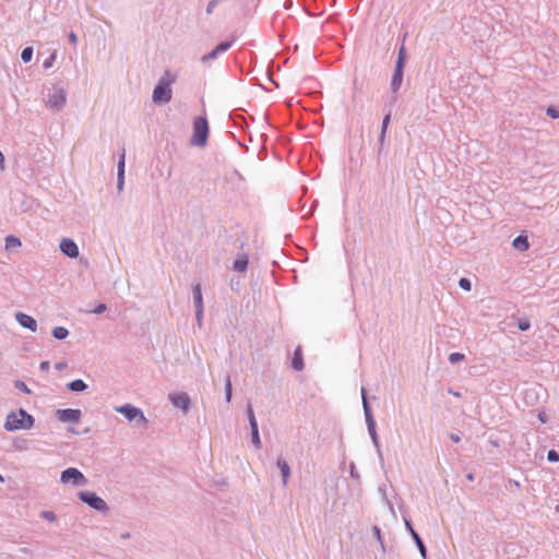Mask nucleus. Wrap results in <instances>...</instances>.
<instances>
[{"mask_svg": "<svg viewBox=\"0 0 559 559\" xmlns=\"http://www.w3.org/2000/svg\"><path fill=\"white\" fill-rule=\"evenodd\" d=\"M168 397L175 407L180 408L183 412H187L190 408L191 401L187 393H171Z\"/></svg>", "mask_w": 559, "mask_h": 559, "instance_id": "13", "label": "nucleus"}, {"mask_svg": "<svg viewBox=\"0 0 559 559\" xmlns=\"http://www.w3.org/2000/svg\"><path fill=\"white\" fill-rule=\"evenodd\" d=\"M412 538L414 539V542L420 552V556L424 559H426L427 558V549H426V546H425L423 539L420 538L419 534L417 532H413Z\"/></svg>", "mask_w": 559, "mask_h": 559, "instance_id": "20", "label": "nucleus"}, {"mask_svg": "<svg viewBox=\"0 0 559 559\" xmlns=\"http://www.w3.org/2000/svg\"><path fill=\"white\" fill-rule=\"evenodd\" d=\"M115 412L124 416L129 421H136V425L145 427L147 425V418L143 411L131 403H126L121 406H116Z\"/></svg>", "mask_w": 559, "mask_h": 559, "instance_id": "4", "label": "nucleus"}, {"mask_svg": "<svg viewBox=\"0 0 559 559\" xmlns=\"http://www.w3.org/2000/svg\"><path fill=\"white\" fill-rule=\"evenodd\" d=\"M56 60V53H51L43 63L44 69H48L52 67L53 62Z\"/></svg>", "mask_w": 559, "mask_h": 559, "instance_id": "39", "label": "nucleus"}, {"mask_svg": "<svg viewBox=\"0 0 559 559\" xmlns=\"http://www.w3.org/2000/svg\"><path fill=\"white\" fill-rule=\"evenodd\" d=\"M126 171V150L121 148L120 155H119V162L117 165V173H124Z\"/></svg>", "mask_w": 559, "mask_h": 559, "instance_id": "27", "label": "nucleus"}, {"mask_svg": "<svg viewBox=\"0 0 559 559\" xmlns=\"http://www.w3.org/2000/svg\"><path fill=\"white\" fill-rule=\"evenodd\" d=\"M15 320L22 328L27 329L31 332L37 331V321L32 316L24 312H16Z\"/></svg>", "mask_w": 559, "mask_h": 559, "instance_id": "15", "label": "nucleus"}, {"mask_svg": "<svg viewBox=\"0 0 559 559\" xmlns=\"http://www.w3.org/2000/svg\"><path fill=\"white\" fill-rule=\"evenodd\" d=\"M276 466L278 467V469L282 473L283 486H287L288 478L290 476V467H289L288 463L286 462L285 459L278 457L276 461Z\"/></svg>", "mask_w": 559, "mask_h": 559, "instance_id": "16", "label": "nucleus"}, {"mask_svg": "<svg viewBox=\"0 0 559 559\" xmlns=\"http://www.w3.org/2000/svg\"><path fill=\"white\" fill-rule=\"evenodd\" d=\"M130 536H131V534L129 532L121 533V535H120V537L122 539H128V538H130Z\"/></svg>", "mask_w": 559, "mask_h": 559, "instance_id": "52", "label": "nucleus"}, {"mask_svg": "<svg viewBox=\"0 0 559 559\" xmlns=\"http://www.w3.org/2000/svg\"><path fill=\"white\" fill-rule=\"evenodd\" d=\"M390 121H391V115L386 114L382 119L381 132L379 135L380 143H383V141H384L385 133H386L388 127L390 124Z\"/></svg>", "mask_w": 559, "mask_h": 559, "instance_id": "23", "label": "nucleus"}, {"mask_svg": "<svg viewBox=\"0 0 559 559\" xmlns=\"http://www.w3.org/2000/svg\"><path fill=\"white\" fill-rule=\"evenodd\" d=\"M546 115L550 117L551 119H558L559 118V108L555 106H549L546 109Z\"/></svg>", "mask_w": 559, "mask_h": 559, "instance_id": "34", "label": "nucleus"}, {"mask_svg": "<svg viewBox=\"0 0 559 559\" xmlns=\"http://www.w3.org/2000/svg\"><path fill=\"white\" fill-rule=\"evenodd\" d=\"M465 358L464 354L454 352L449 355V361L451 364H456Z\"/></svg>", "mask_w": 559, "mask_h": 559, "instance_id": "32", "label": "nucleus"}, {"mask_svg": "<svg viewBox=\"0 0 559 559\" xmlns=\"http://www.w3.org/2000/svg\"><path fill=\"white\" fill-rule=\"evenodd\" d=\"M55 417L61 423L78 424L81 420L82 413L80 409L73 408L57 409Z\"/></svg>", "mask_w": 559, "mask_h": 559, "instance_id": "11", "label": "nucleus"}, {"mask_svg": "<svg viewBox=\"0 0 559 559\" xmlns=\"http://www.w3.org/2000/svg\"><path fill=\"white\" fill-rule=\"evenodd\" d=\"M67 103V92L62 87H55L48 95L46 106L52 110H60Z\"/></svg>", "mask_w": 559, "mask_h": 559, "instance_id": "9", "label": "nucleus"}, {"mask_svg": "<svg viewBox=\"0 0 559 559\" xmlns=\"http://www.w3.org/2000/svg\"><path fill=\"white\" fill-rule=\"evenodd\" d=\"M60 483L63 485L84 486L86 478L79 468L68 467L61 472Z\"/></svg>", "mask_w": 559, "mask_h": 559, "instance_id": "8", "label": "nucleus"}, {"mask_svg": "<svg viewBox=\"0 0 559 559\" xmlns=\"http://www.w3.org/2000/svg\"><path fill=\"white\" fill-rule=\"evenodd\" d=\"M27 445H28V441L25 440V439H22L20 442H16L15 443V448L17 450H26L27 449Z\"/></svg>", "mask_w": 559, "mask_h": 559, "instance_id": "42", "label": "nucleus"}, {"mask_svg": "<svg viewBox=\"0 0 559 559\" xmlns=\"http://www.w3.org/2000/svg\"><path fill=\"white\" fill-rule=\"evenodd\" d=\"M448 392H449L450 394H452V395L456 396V397H460V396H461V394H460L459 392H455V391H453L452 389H449V391H448Z\"/></svg>", "mask_w": 559, "mask_h": 559, "instance_id": "53", "label": "nucleus"}, {"mask_svg": "<svg viewBox=\"0 0 559 559\" xmlns=\"http://www.w3.org/2000/svg\"><path fill=\"white\" fill-rule=\"evenodd\" d=\"M365 420H366L368 433H369V436H370V438L372 440V443H373L374 448L377 449V453H378L379 460L382 463L383 462V455H382V451H381L378 433H377V430H376V421H374V418H373L371 406H370L369 402H367V401H365Z\"/></svg>", "mask_w": 559, "mask_h": 559, "instance_id": "7", "label": "nucleus"}, {"mask_svg": "<svg viewBox=\"0 0 559 559\" xmlns=\"http://www.w3.org/2000/svg\"><path fill=\"white\" fill-rule=\"evenodd\" d=\"M60 251L71 258L75 259L80 254V250L75 241L71 238H63L60 242Z\"/></svg>", "mask_w": 559, "mask_h": 559, "instance_id": "12", "label": "nucleus"}, {"mask_svg": "<svg viewBox=\"0 0 559 559\" xmlns=\"http://www.w3.org/2000/svg\"><path fill=\"white\" fill-rule=\"evenodd\" d=\"M69 335V330L64 326H56L53 328L52 330V336L56 338V340H64L67 338Z\"/></svg>", "mask_w": 559, "mask_h": 559, "instance_id": "22", "label": "nucleus"}, {"mask_svg": "<svg viewBox=\"0 0 559 559\" xmlns=\"http://www.w3.org/2000/svg\"><path fill=\"white\" fill-rule=\"evenodd\" d=\"M33 58V48L26 47L21 52V59L24 63H28Z\"/></svg>", "mask_w": 559, "mask_h": 559, "instance_id": "29", "label": "nucleus"}, {"mask_svg": "<svg viewBox=\"0 0 559 559\" xmlns=\"http://www.w3.org/2000/svg\"><path fill=\"white\" fill-rule=\"evenodd\" d=\"M459 286H460L462 289L466 290V292H469V290L472 289V283H471V281H469L468 278H466V277H462V278H460V281H459Z\"/></svg>", "mask_w": 559, "mask_h": 559, "instance_id": "35", "label": "nucleus"}, {"mask_svg": "<svg viewBox=\"0 0 559 559\" xmlns=\"http://www.w3.org/2000/svg\"><path fill=\"white\" fill-rule=\"evenodd\" d=\"M69 40L71 41V44H72L73 46H75V45H76V43H78V37H76V34H75L74 32H71V33L69 34Z\"/></svg>", "mask_w": 559, "mask_h": 559, "instance_id": "46", "label": "nucleus"}, {"mask_svg": "<svg viewBox=\"0 0 559 559\" xmlns=\"http://www.w3.org/2000/svg\"><path fill=\"white\" fill-rule=\"evenodd\" d=\"M512 246L514 249L524 252L530 248V243L526 236H518L513 239Z\"/></svg>", "mask_w": 559, "mask_h": 559, "instance_id": "18", "label": "nucleus"}, {"mask_svg": "<svg viewBox=\"0 0 559 559\" xmlns=\"http://www.w3.org/2000/svg\"><path fill=\"white\" fill-rule=\"evenodd\" d=\"M0 481L3 483L4 481V478L3 476L0 474Z\"/></svg>", "mask_w": 559, "mask_h": 559, "instance_id": "55", "label": "nucleus"}, {"mask_svg": "<svg viewBox=\"0 0 559 559\" xmlns=\"http://www.w3.org/2000/svg\"><path fill=\"white\" fill-rule=\"evenodd\" d=\"M547 460L550 463L558 462L559 461V453L556 450H554V449L549 450L547 452Z\"/></svg>", "mask_w": 559, "mask_h": 559, "instance_id": "36", "label": "nucleus"}, {"mask_svg": "<svg viewBox=\"0 0 559 559\" xmlns=\"http://www.w3.org/2000/svg\"><path fill=\"white\" fill-rule=\"evenodd\" d=\"M360 394H361V400H362V408L365 409V401L368 402V399H367V391L365 388H361L360 389Z\"/></svg>", "mask_w": 559, "mask_h": 559, "instance_id": "45", "label": "nucleus"}, {"mask_svg": "<svg viewBox=\"0 0 559 559\" xmlns=\"http://www.w3.org/2000/svg\"><path fill=\"white\" fill-rule=\"evenodd\" d=\"M39 515L41 519H44L48 522H51V523L57 520V516L53 511L45 510V511H41Z\"/></svg>", "mask_w": 559, "mask_h": 559, "instance_id": "31", "label": "nucleus"}, {"mask_svg": "<svg viewBox=\"0 0 559 559\" xmlns=\"http://www.w3.org/2000/svg\"><path fill=\"white\" fill-rule=\"evenodd\" d=\"M537 418L538 420L542 423V424H545L547 421V415L545 414V412H540L538 415H537Z\"/></svg>", "mask_w": 559, "mask_h": 559, "instance_id": "48", "label": "nucleus"}, {"mask_svg": "<svg viewBox=\"0 0 559 559\" xmlns=\"http://www.w3.org/2000/svg\"><path fill=\"white\" fill-rule=\"evenodd\" d=\"M246 412H247V416H248L250 428L258 426V423H257V419H255V416H254L253 408H252L251 404L247 405Z\"/></svg>", "mask_w": 559, "mask_h": 559, "instance_id": "28", "label": "nucleus"}, {"mask_svg": "<svg viewBox=\"0 0 559 559\" xmlns=\"http://www.w3.org/2000/svg\"><path fill=\"white\" fill-rule=\"evenodd\" d=\"M292 367L296 371H301L304 369V359L300 346L296 347L294 350V355L292 358Z\"/></svg>", "mask_w": 559, "mask_h": 559, "instance_id": "17", "label": "nucleus"}, {"mask_svg": "<svg viewBox=\"0 0 559 559\" xmlns=\"http://www.w3.org/2000/svg\"><path fill=\"white\" fill-rule=\"evenodd\" d=\"M192 296H193V301H194V307H195V319L198 322V326L201 328L204 306H203V296H202V289H201L200 283H195L192 286Z\"/></svg>", "mask_w": 559, "mask_h": 559, "instance_id": "10", "label": "nucleus"}, {"mask_svg": "<svg viewBox=\"0 0 559 559\" xmlns=\"http://www.w3.org/2000/svg\"><path fill=\"white\" fill-rule=\"evenodd\" d=\"M251 441H252V444L254 445L255 449H261L262 447V443H261V440H260V436H259V428L258 426L255 427H251Z\"/></svg>", "mask_w": 559, "mask_h": 559, "instance_id": "26", "label": "nucleus"}, {"mask_svg": "<svg viewBox=\"0 0 559 559\" xmlns=\"http://www.w3.org/2000/svg\"><path fill=\"white\" fill-rule=\"evenodd\" d=\"M530 328H531V323L527 319H523L518 322V329L522 332L530 330Z\"/></svg>", "mask_w": 559, "mask_h": 559, "instance_id": "37", "label": "nucleus"}, {"mask_svg": "<svg viewBox=\"0 0 559 559\" xmlns=\"http://www.w3.org/2000/svg\"><path fill=\"white\" fill-rule=\"evenodd\" d=\"M372 532H373L376 538L380 542L382 549L384 550V545H383V542L381 539V530L377 525H374L372 527Z\"/></svg>", "mask_w": 559, "mask_h": 559, "instance_id": "40", "label": "nucleus"}, {"mask_svg": "<svg viewBox=\"0 0 559 559\" xmlns=\"http://www.w3.org/2000/svg\"><path fill=\"white\" fill-rule=\"evenodd\" d=\"M34 417L25 409L20 408L17 411L10 412L7 415L3 427L7 431L26 430L31 429L34 426Z\"/></svg>", "mask_w": 559, "mask_h": 559, "instance_id": "2", "label": "nucleus"}, {"mask_svg": "<svg viewBox=\"0 0 559 559\" xmlns=\"http://www.w3.org/2000/svg\"><path fill=\"white\" fill-rule=\"evenodd\" d=\"M107 309V306L105 304H99L97 305L93 310L92 312L95 313V314H100L103 313L105 310Z\"/></svg>", "mask_w": 559, "mask_h": 559, "instance_id": "41", "label": "nucleus"}, {"mask_svg": "<svg viewBox=\"0 0 559 559\" xmlns=\"http://www.w3.org/2000/svg\"><path fill=\"white\" fill-rule=\"evenodd\" d=\"M117 181L124 182V173H117Z\"/></svg>", "mask_w": 559, "mask_h": 559, "instance_id": "50", "label": "nucleus"}, {"mask_svg": "<svg viewBox=\"0 0 559 559\" xmlns=\"http://www.w3.org/2000/svg\"><path fill=\"white\" fill-rule=\"evenodd\" d=\"M349 475H350V477H352L354 480H356L357 483H359V480H360V475H359V473L357 472V469H356V465H355V463H354V462H350V463H349Z\"/></svg>", "mask_w": 559, "mask_h": 559, "instance_id": "33", "label": "nucleus"}, {"mask_svg": "<svg viewBox=\"0 0 559 559\" xmlns=\"http://www.w3.org/2000/svg\"><path fill=\"white\" fill-rule=\"evenodd\" d=\"M5 169V159L3 153L0 151V170L3 171Z\"/></svg>", "mask_w": 559, "mask_h": 559, "instance_id": "47", "label": "nucleus"}, {"mask_svg": "<svg viewBox=\"0 0 559 559\" xmlns=\"http://www.w3.org/2000/svg\"><path fill=\"white\" fill-rule=\"evenodd\" d=\"M222 0H210L207 5H206V13L210 15L213 13L214 9L216 8V5L221 2Z\"/></svg>", "mask_w": 559, "mask_h": 559, "instance_id": "38", "label": "nucleus"}, {"mask_svg": "<svg viewBox=\"0 0 559 559\" xmlns=\"http://www.w3.org/2000/svg\"><path fill=\"white\" fill-rule=\"evenodd\" d=\"M404 524L407 531L409 532L411 536L413 535V532H416L413 527L412 521L409 519H404Z\"/></svg>", "mask_w": 559, "mask_h": 559, "instance_id": "43", "label": "nucleus"}, {"mask_svg": "<svg viewBox=\"0 0 559 559\" xmlns=\"http://www.w3.org/2000/svg\"><path fill=\"white\" fill-rule=\"evenodd\" d=\"M123 187H124V182H118V181H117V190H118L119 192H121V191L123 190Z\"/></svg>", "mask_w": 559, "mask_h": 559, "instance_id": "51", "label": "nucleus"}, {"mask_svg": "<svg viewBox=\"0 0 559 559\" xmlns=\"http://www.w3.org/2000/svg\"><path fill=\"white\" fill-rule=\"evenodd\" d=\"M467 480L473 481L474 480V474L469 473L466 475Z\"/></svg>", "mask_w": 559, "mask_h": 559, "instance_id": "54", "label": "nucleus"}, {"mask_svg": "<svg viewBox=\"0 0 559 559\" xmlns=\"http://www.w3.org/2000/svg\"><path fill=\"white\" fill-rule=\"evenodd\" d=\"M14 388H15L16 390H19V391H21V392L25 393V394H31V393H32L31 389H29V388L27 386V384H26L24 381H22V380H16V381L14 382Z\"/></svg>", "mask_w": 559, "mask_h": 559, "instance_id": "30", "label": "nucleus"}, {"mask_svg": "<svg viewBox=\"0 0 559 559\" xmlns=\"http://www.w3.org/2000/svg\"><path fill=\"white\" fill-rule=\"evenodd\" d=\"M224 391H225V401L227 403H230L231 397H233V385H231V379H230L229 376H227L226 379H225Z\"/></svg>", "mask_w": 559, "mask_h": 559, "instance_id": "25", "label": "nucleus"}, {"mask_svg": "<svg viewBox=\"0 0 559 559\" xmlns=\"http://www.w3.org/2000/svg\"><path fill=\"white\" fill-rule=\"evenodd\" d=\"M209 136V122L204 117H197L193 121V135L190 140L191 145L203 147L206 145Z\"/></svg>", "mask_w": 559, "mask_h": 559, "instance_id": "3", "label": "nucleus"}, {"mask_svg": "<svg viewBox=\"0 0 559 559\" xmlns=\"http://www.w3.org/2000/svg\"><path fill=\"white\" fill-rule=\"evenodd\" d=\"M71 392H83L87 389V384L82 379H75L67 384Z\"/></svg>", "mask_w": 559, "mask_h": 559, "instance_id": "19", "label": "nucleus"}, {"mask_svg": "<svg viewBox=\"0 0 559 559\" xmlns=\"http://www.w3.org/2000/svg\"><path fill=\"white\" fill-rule=\"evenodd\" d=\"M248 259L246 257L236 259L233 264V269L236 272H243L247 270Z\"/></svg>", "mask_w": 559, "mask_h": 559, "instance_id": "24", "label": "nucleus"}, {"mask_svg": "<svg viewBox=\"0 0 559 559\" xmlns=\"http://www.w3.org/2000/svg\"><path fill=\"white\" fill-rule=\"evenodd\" d=\"M234 43H235V39L222 41L209 53L202 56L201 61L206 62V61L216 59L219 53L227 51L233 46Z\"/></svg>", "mask_w": 559, "mask_h": 559, "instance_id": "14", "label": "nucleus"}, {"mask_svg": "<svg viewBox=\"0 0 559 559\" xmlns=\"http://www.w3.org/2000/svg\"><path fill=\"white\" fill-rule=\"evenodd\" d=\"M450 439L455 443H459L461 441V437L459 433H451Z\"/></svg>", "mask_w": 559, "mask_h": 559, "instance_id": "49", "label": "nucleus"}, {"mask_svg": "<svg viewBox=\"0 0 559 559\" xmlns=\"http://www.w3.org/2000/svg\"><path fill=\"white\" fill-rule=\"evenodd\" d=\"M78 498L91 509L106 514L109 511L107 502L94 491H80Z\"/></svg>", "mask_w": 559, "mask_h": 559, "instance_id": "6", "label": "nucleus"}, {"mask_svg": "<svg viewBox=\"0 0 559 559\" xmlns=\"http://www.w3.org/2000/svg\"><path fill=\"white\" fill-rule=\"evenodd\" d=\"M405 59H406V49H405V46L402 45L401 48L399 49L397 59H396L394 71H393L392 79H391L392 93H396L402 85Z\"/></svg>", "mask_w": 559, "mask_h": 559, "instance_id": "5", "label": "nucleus"}, {"mask_svg": "<svg viewBox=\"0 0 559 559\" xmlns=\"http://www.w3.org/2000/svg\"><path fill=\"white\" fill-rule=\"evenodd\" d=\"M21 246H22V241L20 238L12 236V235L5 237V249H8V250L16 249V248H20Z\"/></svg>", "mask_w": 559, "mask_h": 559, "instance_id": "21", "label": "nucleus"}, {"mask_svg": "<svg viewBox=\"0 0 559 559\" xmlns=\"http://www.w3.org/2000/svg\"><path fill=\"white\" fill-rule=\"evenodd\" d=\"M39 368L41 371L47 372L50 368L49 361H47V360L41 361Z\"/></svg>", "mask_w": 559, "mask_h": 559, "instance_id": "44", "label": "nucleus"}, {"mask_svg": "<svg viewBox=\"0 0 559 559\" xmlns=\"http://www.w3.org/2000/svg\"><path fill=\"white\" fill-rule=\"evenodd\" d=\"M175 81L176 76L169 71H165L153 90L152 100L154 104L166 105L171 100L173 91L170 86Z\"/></svg>", "mask_w": 559, "mask_h": 559, "instance_id": "1", "label": "nucleus"}]
</instances>
